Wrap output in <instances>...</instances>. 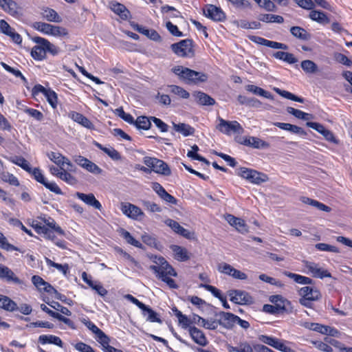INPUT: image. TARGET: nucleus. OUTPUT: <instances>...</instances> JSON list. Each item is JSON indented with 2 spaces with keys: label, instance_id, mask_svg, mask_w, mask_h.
Wrapping results in <instances>:
<instances>
[{
  "label": "nucleus",
  "instance_id": "f257e3e1",
  "mask_svg": "<svg viewBox=\"0 0 352 352\" xmlns=\"http://www.w3.org/2000/svg\"><path fill=\"white\" fill-rule=\"evenodd\" d=\"M38 219H34L30 224L38 234H43L47 239L51 240L56 246L62 249L66 248V241L58 240L54 235L56 232L58 235L65 236V232L56 224L55 220L50 217H38Z\"/></svg>",
  "mask_w": 352,
  "mask_h": 352
},
{
  "label": "nucleus",
  "instance_id": "f03ea898",
  "mask_svg": "<svg viewBox=\"0 0 352 352\" xmlns=\"http://www.w3.org/2000/svg\"><path fill=\"white\" fill-rule=\"evenodd\" d=\"M157 265H151L150 269L153 271L157 276L171 289H177L178 285L171 277H176L177 274L175 269L162 256L157 258L155 261Z\"/></svg>",
  "mask_w": 352,
  "mask_h": 352
},
{
  "label": "nucleus",
  "instance_id": "7ed1b4c3",
  "mask_svg": "<svg viewBox=\"0 0 352 352\" xmlns=\"http://www.w3.org/2000/svg\"><path fill=\"white\" fill-rule=\"evenodd\" d=\"M32 41L36 43L31 50V56L37 61H41L46 58L47 53L53 56H57L60 52V49L50 43L47 39L41 36H33Z\"/></svg>",
  "mask_w": 352,
  "mask_h": 352
},
{
  "label": "nucleus",
  "instance_id": "20e7f679",
  "mask_svg": "<svg viewBox=\"0 0 352 352\" xmlns=\"http://www.w3.org/2000/svg\"><path fill=\"white\" fill-rule=\"evenodd\" d=\"M172 72L188 85L205 82L208 78V75L205 73L197 72L182 65L175 66L172 68Z\"/></svg>",
  "mask_w": 352,
  "mask_h": 352
},
{
  "label": "nucleus",
  "instance_id": "39448f33",
  "mask_svg": "<svg viewBox=\"0 0 352 352\" xmlns=\"http://www.w3.org/2000/svg\"><path fill=\"white\" fill-rule=\"evenodd\" d=\"M298 294L300 296L299 302L306 307H311V302L318 300L322 297L320 290L315 287H303Z\"/></svg>",
  "mask_w": 352,
  "mask_h": 352
},
{
  "label": "nucleus",
  "instance_id": "423d86ee",
  "mask_svg": "<svg viewBox=\"0 0 352 352\" xmlns=\"http://www.w3.org/2000/svg\"><path fill=\"white\" fill-rule=\"evenodd\" d=\"M238 175L254 184H261L268 180V176L265 173L256 170L241 167L239 169Z\"/></svg>",
  "mask_w": 352,
  "mask_h": 352
},
{
  "label": "nucleus",
  "instance_id": "0eeeda50",
  "mask_svg": "<svg viewBox=\"0 0 352 352\" xmlns=\"http://www.w3.org/2000/svg\"><path fill=\"white\" fill-rule=\"evenodd\" d=\"M172 51L179 57L192 58L195 56L194 42L186 38L170 45Z\"/></svg>",
  "mask_w": 352,
  "mask_h": 352
},
{
  "label": "nucleus",
  "instance_id": "6e6552de",
  "mask_svg": "<svg viewBox=\"0 0 352 352\" xmlns=\"http://www.w3.org/2000/svg\"><path fill=\"white\" fill-rule=\"evenodd\" d=\"M259 340L262 342L267 345H270L281 352H296L294 349H292L290 346V345H292L294 344L289 341L280 340L276 337L270 336L267 335L260 336Z\"/></svg>",
  "mask_w": 352,
  "mask_h": 352
},
{
  "label": "nucleus",
  "instance_id": "1a4fd4ad",
  "mask_svg": "<svg viewBox=\"0 0 352 352\" xmlns=\"http://www.w3.org/2000/svg\"><path fill=\"white\" fill-rule=\"evenodd\" d=\"M144 164L156 173L168 176L171 170L168 165L162 160L156 157L146 156L143 158Z\"/></svg>",
  "mask_w": 352,
  "mask_h": 352
},
{
  "label": "nucleus",
  "instance_id": "9d476101",
  "mask_svg": "<svg viewBox=\"0 0 352 352\" xmlns=\"http://www.w3.org/2000/svg\"><path fill=\"white\" fill-rule=\"evenodd\" d=\"M120 209L123 214L133 220L141 221L145 217L140 207L130 202H121Z\"/></svg>",
  "mask_w": 352,
  "mask_h": 352
},
{
  "label": "nucleus",
  "instance_id": "9b49d317",
  "mask_svg": "<svg viewBox=\"0 0 352 352\" xmlns=\"http://www.w3.org/2000/svg\"><path fill=\"white\" fill-rule=\"evenodd\" d=\"M32 175L34 179L38 183L43 184L46 188L56 195L62 194L61 189L55 182H49L46 180L39 168H31V170L28 172Z\"/></svg>",
  "mask_w": 352,
  "mask_h": 352
},
{
  "label": "nucleus",
  "instance_id": "f8f14e48",
  "mask_svg": "<svg viewBox=\"0 0 352 352\" xmlns=\"http://www.w3.org/2000/svg\"><path fill=\"white\" fill-rule=\"evenodd\" d=\"M219 121L217 129L224 134L230 135L231 133H240L243 131L242 126L236 120L227 121L219 118Z\"/></svg>",
  "mask_w": 352,
  "mask_h": 352
},
{
  "label": "nucleus",
  "instance_id": "ddd939ff",
  "mask_svg": "<svg viewBox=\"0 0 352 352\" xmlns=\"http://www.w3.org/2000/svg\"><path fill=\"white\" fill-rule=\"evenodd\" d=\"M204 14L207 18L217 22H222L226 19V14L222 9L212 4L206 5L204 9Z\"/></svg>",
  "mask_w": 352,
  "mask_h": 352
},
{
  "label": "nucleus",
  "instance_id": "4468645a",
  "mask_svg": "<svg viewBox=\"0 0 352 352\" xmlns=\"http://www.w3.org/2000/svg\"><path fill=\"white\" fill-rule=\"evenodd\" d=\"M304 266L307 270L306 273H310L315 278H329L331 276L330 272H329L327 270H324L319 267V265L310 262L308 261H304Z\"/></svg>",
  "mask_w": 352,
  "mask_h": 352
},
{
  "label": "nucleus",
  "instance_id": "2eb2a0df",
  "mask_svg": "<svg viewBox=\"0 0 352 352\" xmlns=\"http://www.w3.org/2000/svg\"><path fill=\"white\" fill-rule=\"evenodd\" d=\"M74 162L78 166L91 173L100 175L102 172V170L97 164L82 155L76 156L74 159Z\"/></svg>",
  "mask_w": 352,
  "mask_h": 352
},
{
  "label": "nucleus",
  "instance_id": "dca6fc26",
  "mask_svg": "<svg viewBox=\"0 0 352 352\" xmlns=\"http://www.w3.org/2000/svg\"><path fill=\"white\" fill-rule=\"evenodd\" d=\"M230 300L232 302L239 305L250 304L252 301L251 296L245 291L241 290H230L228 292Z\"/></svg>",
  "mask_w": 352,
  "mask_h": 352
},
{
  "label": "nucleus",
  "instance_id": "f3484780",
  "mask_svg": "<svg viewBox=\"0 0 352 352\" xmlns=\"http://www.w3.org/2000/svg\"><path fill=\"white\" fill-rule=\"evenodd\" d=\"M0 279L8 283L21 285L22 280L8 267L0 264Z\"/></svg>",
  "mask_w": 352,
  "mask_h": 352
},
{
  "label": "nucleus",
  "instance_id": "a211bd4d",
  "mask_svg": "<svg viewBox=\"0 0 352 352\" xmlns=\"http://www.w3.org/2000/svg\"><path fill=\"white\" fill-rule=\"evenodd\" d=\"M240 143L244 146L256 149H263L270 147V143L254 136H245Z\"/></svg>",
  "mask_w": 352,
  "mask_h": 352
},
{
  "label": "nucleus",
  "instance_id": "6ab92c4d",
  "mask_svg": "<svg viewBox=\"0 0 352 352\" xmlns=\"http://www.w3.org/2000/svg\"><path fill=\"white\" fill-rule=\"evenodd\" d=\"M220 326L227 329H232L236 324V315L230 312L220 311L217 314Z\"/></svg>",
  "mask_w": 352,
  "mask_h": 352
},
{
  "label": "nucleus",
  "instance_id": "aec40b11",
  "mask_svg": "<svg viewBox=\"0 0 352 352\" xmlns=\"http://www.w3.org/2000/svg\"><path fill=\"white\" fill-rule=\"evenodd\" d=\"M165 224L170 227L175 233L184 236L187 239H191L194 237L195 233L182 227L177 221L168 219L165 221Z\"/></svg>",
  "mask_w": 352,
  "mask_h": 352
},
{
  "label": "nucleus",
  "instance_id": "412c9836",
  "mask_svg": "<svg viewBox=\"0 0 352 352\" xmlns=\"http://www.w3.org/2000/svg\"><path fill=\"white\" fill-rule=\"evenodd\" d=\"M188 333L195 343L201 346H206L208 344V341L205 333L197 327L195 326L190 327Z\"/></svg>",
  "mask_w": 352,
  "mask_h": 352
},
{
  "label": "nucleus",
  "instance_id": "4be33fe9",
  "mask_svg": "<svg viewBox=\"0 0 352 352\" xmlns=\"http://www.w3.org/2000/svg\"><path fill=\"white\" fill-rule=\"evenodd\" d=\"M76 196L87 205L92 206L100 211L102 210V204L98 199H96L93 193L85 194L82 192H77L76 193Z\"/></svg>",
  "mask_w": 352,
  "mask_h": 352
},
{
  "label": "nucleus",
  "instance_id": "5701e85b",
  "mask_svg": "<svg viewBox=\"0 0 352 352\" xmlns=\"http://www.w3.org/2000/svg\"><path fill=\"white\" fill-rule=\"evenodd\" d=\"M68 117L72 119L73 121L77 122L78 124L82 125V126L88 129H94V124L83 114L71 111L68 113Z\"/></svg>",
  "mask_w": 352,
  "mask_h": 352
},
{
  "label": "nucleus",
  "instance_id": "b1692460",
  "mask_svg": "<svg viewBox=\"0 0 352 352\" xmlns=\"http://www.w3.org/2000/svg\"><path fill=\"white\" fill-rule=\"evenodd\" d=\"M38 342L40 344H54L60 348H63L64 344L62 340L56 336L52 334H43L39 336Z\"/></svg>",
  "mask_w": 352,
  "mask_h": 352
},
{
  "label": "nucleus",
  "instance_id": "393cba45",
  "mask_svg": "<svg viewBox=\"0 0 352 352\" xmlns=\"http://www.w3.org/2000/svg\"><path fill=\"white\" fill-rule=\"evenodd\" d=\"M270 301L274 304L279 314L287 311V305L290 304L289 301L283 298L281 295H273L270 297Z\"/></svg>",
  "mask_w": 352,
  "mask_h": 352
},
{
  "label": "nucleus",
  "instance_id": "a878e982",
  "mask_svg": "<svg viewBox=\"0 0 352 352\" xmlns=\"http://www.w3.org/2000/svg\"><path fill=\"white\" fill-rule=\"evenodd\" d=\"M41 14L44 19L50 22L60 23L62 21V18L57 12L48 7L42 8Z\"/></svg>",
  "mask_w": 352,
  "mask_h": 352
},
{
  "label": "nucleus",
  "instance_id": "bb28decb",
  "mask_svg": "<svg viewBox=\"0 0 352 352\" xmlns=\"http://www.w3.org/2000/svg\"><path fill=\"white\" fill-rule=\"evenodd\" d=\"M0 7L11 16L19 14L18 4L13 0H0Z\"/></svg>",
  "mask_w": 352,
  "mask_h": 352
},
{
  "label": "nucleus",
  "instance_id": "cd10ccee",
  "mask_svg": "<svg viewBox=\"0 0 352 352\" xmlns=\"http://www.w3.org/2000/svg\"><path fill=\"white\" fill-rule=\"evenodd\" d=\"M82 323L96 335V340L99 343L108 336L89 319H84Z\"/></svg>",
  "mask_w": 352,
  "mask_h": 352
},
{
  "label": "nucleus",
  "instance_id": "c85d7f7f",
  "mask_svg": "<svg viewBox=\"0 0 352 352\" xmlns=\"http://www.w3.org/2000/svg\"><path fill=\"white\" fill-rule=\"evenodd\" d=\"M143 308H140L142 310V314L144 317L146 318V320L151 322H158L162 323V321L160 317V315L155 312L149 306L144 304Z\"/></svg>",
  "mask_w": 352,
  "mask_h": 352
},
{
  "label": "nucleus",
  "instance_id": "c756f323",
  "mask_svg": "<svg viewBox=\"0 0 352 352\" xmlns=\"http://www.w3.org/2000/svg\"><path fill=\"white\" fill-rule=\"evenodd\" d=\"M47 156L50 160L58 165L60 169H63L65 164L72 166L70 161L60 153L50 152L47 154Z\"/></svg>",
  "mask_w": 352,
  "mask_h": 352
},
{
  "label": "nucleus",
  "instance_id": "7c9ffc66",
  "mask_svg": "<svg viewBox=\"0 0 352 352\" xmlns=\"http://www.w3.org/2000/svg\"><path fill=\"white\" fill-rule=\"evenodd\" d=\"M170 250L173 252L174 258L179 261H186L190 258L187 250L184 247L172 245Z\"/></svg>",
  "mask_w": 352,
  "mask_h": 352
},
{
  "label": "nucleus",
  "instance_id": "2f4dec72",
  "mask_svg": "<svg viewBox=\"0 0 352 352\" xmlns=\"http://www.w3.org/2000/svg\"><path fill=\"white\" fill-rule=\"evenodd\" d=\"M172 311L177 318L178 323L183 329H189V328L192 327L190 326L192 324V319H190L186 315L183 314L182 312L179 311L176 307H173L172 308Z\"/></svg>",
  "mask_w": 352,
  "mask_h": 352
},
{
  "label": "nucleus",
  "instance_id": "473e14b6",
  "mask_svg": "<svg viewBox=\"0 0 352 352\" xmlns=\"http://www.w3.org/2000/svg\"><path fill=\"white\" fill-rule=\"evenodd\" d=\"M0 308L10 312L18 309L17 304L7 296L0 294Z\"/></svg>",
  "mask_w": 352,
  "mask_h": 352
},
{
  "label": "nucleus",
  "instance_id": "72a5a7b5",
  "mask_svg": "<svg viewBox=\"0 0 352 352\" xmlns=\"http://www.w3.org/2000/svg\"><path fill=\"white\" fill-rule=\"evenodd\" d=\"M118 232L120 236H122L127 243L135 247L142 249L143 248L142 244L135 239L131 233L125 230L124 228H120L118 230Z\"/></svg>",
  "mask_w": 352,
  "mask_h": 352
},
{
  "label": "nucleus",
  "instance_id": "f704fd0d",
  "mask_svg": "<svg viewBox=\"0 0 352 352\" xmlns=\"http://www.w3.org/2000/svg\"><path fill=\"white\" fill-rule=\"evenodd\" d=\"M111 9L114 13L119 15L122 19H128L130 12L123 4L118 2H112L111 3Z\"/></svg>",
  "mask_w": 352,
  "mask_h": 352
},
{
  "label": "nucleus",
  "instance_id": "c9c22d12",
  "mask_svg": "<svg viewBox=\"0 0 352 352\" xmlns=\"http://www.w3.org/2000/svg\"><path fill=\"white\" fill-rule=\"evenodd\" d=\"M94 144L100 150L102 151L105 153L109 157H111L113 160L118 161L122 159V156L120 153L116 150L114 148H107L104 146L102 144L99 142L94 141Z\"/></svg>",
  "mask_w": 352,
  "mask_h": 352
},
{
  "label": "nucleus",
  "instance_id": "e433bc0d",
  "mask_svg": "<svg viewBox=\"0 0 352 352\" xmlns=\"http://www.w3.org/2000/svg\"><path fill=\"white\" fill-rule=\"evenodd\" d=\"M173 129L175 131L180 133L184 137L192 135L195 133V129L194 127L186 123H173Z\"/></svg>",
  "mask_w": 352,
  "mask_h": 352
},
{
  "label": "nucleus",
  "instance_id": "4c0bfd02",
  "mask_svg": "<svg viewBox=\"0 0 352 352\" xmlns=\"http://www.w3.org/2000/svg\"><path fill=\"white\" fill-rule=\"evenodd\" d=\"M309 16L312 21L322 25L327 24L330 22V19L327 14L322 11L313 10L309 12Z\"/></svg>",
  "mask_w": 352,
  "mask_h": 352
},
{
  "label": "nucleus",
  "instance_id": "58836bf2",
  "mask_svg": "<svg viewBox=\"0 0 352 352\" xmlns=\"http://www.w3.org/2000/svg\"><path fill=\"white\" fill-rule=\"evenodd\" d=\"M194 96L197 102L201 105H213L215 103V100L204 92L196 91Z\"/></svg>",
  "mask_w": 352,
  "mask_h": 352
},
{
  "label": "nucleus",
  "instance_id": "ea45409f",
  "mask_svg": "<svg viewBox=\"0 0 352 352\" xmlns=\"http://www.w3.org/2000/svg\"><path fill=\"white\" fill-rule=\"evenodd\" d=\"M32 283L39 289L43 290L46 292H50L53 289V287L46 281H45L41 276L34 275L32 277Z\"/></svg>",
  "mask_w": 352,
  "mask_h": 352
},
{
  "label": "nucleus",
  "instance_id": "a19ab883",
  "mask_svg": "<svg viewBox=\"0 0 352 352\" xmlns=\"http://www.w3.org/2000/svg\"><path fill=\"white\" fill-rule=\"evenodd\" d=\"M290 32L294 37L302 41H308L311 38V34L305 29L300 26L292 27Z\"/></svg>",
  "mask_w": 352,
  "mask_h": 352
},
{
  "label": "nucleus",
  "instance_id": "79ce46f5",
  "mask_svg": "<svg viewBox=\"0 0 352 352\" xmlns=\"http://www.w3.org/2000/svg\"><path fill=\"white\" fill-rule=\"evenodd\" d=\"M8 160L9 162L19 166L27 172H30V170H31L30 163L22 156L14 155L9 157Z\"/></svg>",
  "mask_w": 352,
  "mask_h": 352
},
{
  "label": "nucleus",
  "instance_id": "37998d69",
  "mask_svg": "<svg viewBox=\"0 0 352 352\" xmlns=\"http://www.w3.org/2000/svg\"><path fill=\"white\" fill-rule=\"evenodd\" d=\"M300 200L304 204L314 206L321 211H324L327 212H329L331 211V208L329 206H328L317 200L312 199L307 197H302Z\"/></svg>",
  "mask_w": 352,
  "mask_h": 352
},
{
  "label": "nucleus",
  "instance_id": "c03bdc74",
  "mask_svg": "<svg viewBox=\"0 0 352 352\" xmlns=\"http://www.w3.org/2000/svg\"><path fill=\"white\" fill-rule=\"evenodd\" d=\"M283 274L290 278H292L296 283L302 284V285H311L313 284V280L309 277L304 276L300 274H294L290 272L285 271Z\"/></svg>",
  "mask_w": 352,
  "mask_h": 352
},
{
  "label": "nucleus",
  "instance_id": "a18cd8bd",
  "mask_svg": "<svg viewBox=\"0 0 352 352\" xmlns=\"http://www.w3.org/2000/svg\"><path fill=\"white\" fill-rule=\"evenodd\" d=\"M41 309L42 311H43L50 316L58 320L60 322H64L66 324L70 325L72 323V320L69 318H67L62 316L61 314L51 310L44 304L41 305Z\"/></svg>",
  "mask_w": 352,
  "mask_h": 352
},
{
  "label": "nucleus",
  "instance_id": "49530a36",
  "mask_svg": "<svg viewBox=\"0 0 352 352\" xmlns=\"http://www.w3.org/2000/svg\"><path fill=\"white\" fill-rule=\"evenodd\" d=\"M273 56L276 59L283 60L289 64H294L298 61L293 54L283 51L274 52Z\"/></svg>",
  "mask_w": 352,
  "mask_h": 352
},
{
  "label": "nucleus",
  "instance_id": "de8ad7c7",
  "mask_svg": "<svg viewBox=\"0 0 352 352\" xmlns=\"http://www.w3.org/2000/svg\"><path fill=\"white\" fill-rule=\"evenodd\" d=\"M152 120L150 118H148L145 116H140L137 118L133 123L138 129L142 130H148L151 126V121Z\"/></svg>",
  "mask_w": 352,
  "mask_h": 352
},
{
  "label": "nucleus",
  "instance_id": "09e8293b",
  "mask_svg": "<svg viewBox=\"0 0 352 352\" xmlns=\"http://www.w3.org/2000/svg\"><path fill=\"white\" fill-rule=\"evenodd\" d=\"M258 19L259 21L267 23H283L284 22V18L282 16L273 14H261L258 16Z\"/></svg>",
  "mask_w": 352,
  "mask_h": 352
},
{
  "label": "nucleus",
  "instance_id": "8fccbe9b",
  "mask_svg": "<svg viewBox=\"0 0 352 352\" xmlns=\"http://www.w3.org/2000/svg\"><path fill=\"white\" fill-rule=\"evenodd\" d=\"M245 89H246V91H248L249 92H252L256 95L263 96L267 99L273 98V96L270 92L264 90L263 89H262L259 87H257L256 85H246Z\"/></svg>",
  "mask_w": 352,
  "mask_h": 352
},
{
  "label": "nucleus",
  "instance_id": "3c124183",
  "mask_svg": "<svg viewBox=\"0 0 352 352\" xmlns=\"http://www.w3.org/2000/svg\"><path fill=\"white\" fill-rule=\"evenodd\" d=\"M168 87L171 94L177 96L181 98L188 99L190 97L189 92L180 86L170 85H168Z\"/></svg>",
  "mask_w": 352,
  "mask_h": 352
},
{
  "label": "nucleus",
  "instance_id": "603ef678",
  "mask_svg": "<svg viewBox=\"0 0 352 352\" xmlns=\"http://www.w3.org/2000/svg\"><path fill=\"white\" fill-rule=\"evenodd\" d=\"M274 91L282 97L287 98L288 100H291L295 102H298L300 103H303L305 102V99L302 97H299L298 96L294 95V94L286 91V90H282L279 88H275Z\"/></svg>",
  "mask_w": 352,
  "mask_h": 352
},
{
  "label": "nucleus",
  "instance_id": "864d4df0",
  "mask_svg": "<svg viewBox=\"0 0 352 352\" xmlns=\"http://www.w3.org/2000/svg\"><path fill=\"white\" fill-rule=\"evenodd\" d=\"M191 148L192 150L189 151L187 153V156L188 157L209 164L210 162L206 158L197 153V151L199 150V148L197 144L192 146Z\"/></svg>",
  "mask_w": 352,
  "mask_h": 352
},
{
  "label": "nucleus",
  "instance_id": "5fc2aeb1",
  "mask_svg": "<svg viewBox=\"0 0 352 352\" xmlns=\"http://www.w3.org/2000/svg\"><path fill=\"white\" fill-rule=\"evenodd\" d=\"M0 177L3 182L8 183L10 185L14 186H19L20 185L17 177L8 172H2L1 173Z\"/></svg>",
  "mask_w": 352,
  "mask_h": 352
},
{
  "label": "nucleus",
  "instance_id": "6e6d98bb",
  "mask_svg": "<svg viewBox=\"0 0 352 352\" xmlns=\"http://www.w3.org/2000/svg\"><path fill=\"white\" fill-rule=\"evenodd\" d=\"M56 176L70 185H74L76 184L77 182L75 177H74L72 174L66 171L64 169V167L63 168V169H61L60 172L56 173Z\"/></svg>",
  "mask_w": 352,
  "mask_h": 352
},
{
  "label": "nucleus",
  "instance_id": "4d7b16f0",
  "mask_svg": "<svg viewBox=\"0 0 352 352\" xmlns=\"http://www.w3.org/2000/svg\"><path fill=\"white\" fill-rule=\"evenodd\" d=\"M46 98L47 101L53 109H56L58 105V95L57 94L49 88L47 91L44 96Z\"/></svg>",
  "mask_w": 352,
  "mask_h": 352
},
{
  "label": "nucleus",
  "instance_id": "13d9d810",
  "mask_svg": "<svg viewBox=\"0 0 352 352\" xmlns=\"http://www.w3.org/2000/svg\"><path fill=\"white\" fill-rule=\"evenodd\" d=\"M45 262L47 266L53 267L57 269L58 271L61 272L64 275H66L69 272V265L67 263L60 264L54 262L51 259L46 258Z\"/></svg>",
  "mask_w": 352,
  "mask_h": 352
},
{
  "label": "nucleus",
  "instance_id": "bf43d9fd",
  "mask_svg": "<svg viewBox=\"0 0 352 352\" xmlns=\"http://www.w3.org/2000/svg\"><path fill=\"white\" fill-rule=\"evenodd\" d=\"M301 67L306 73H315L318 71L317 65L312 60H305L301 62Z\"/></svg>",
  "mask_w": 352,
  "mask_h": 352
},
{
  "label": "nucleus",
  "instance_id": "052dcab7",
  "mask_svg": "<svg viewBox=\"0 0 352 352\" xmlns=\"http://www.w3.org/2000/svg\"><path fill=\"white\" fill-rule=\"evenodd\" d=\"M254 349L249 343L241 342L237 346H230L228 350L230 352H253Z\"/></svg>",
  "mask_w": 352,
  "mask_h": 352
},
{
  "label": "nucleus",
  "instance_id": "680f3d73",
  "mask_svg": "<svg viewBox=\"0 0 352 352\" xmlns=\"http://www.w3.org/2000/svg\"><path fill=\"white\" fill-rule=\"evenodd\" d=\"M51 24L45 22L36 21L32 25V27L36 30L41 32L44 34L49 35L51 28Z\"/></svg>",
  "mask_w": 352,
  "mask_h": 352
},
{
  "label": "nucleus",
  "instance_id": "e2e57ef3",
  "mask_svg": "<svg viewBox=\"0 0 352 352\" xmlns=\"http://www.w3.org/2000/svg\"><path fill=\"white\" fill-rule=\"evenodd\" d=\"M0 248L7 251H19V249L12 244L8 243L6 236L0 232Z\"/></svg>",
  "mask_w": 352,
  "mask_h": 352
},
{
  "label": "nucleus",
  "instance_id": "0e129e2a",
  "mask_svg": "<svg viewBox=\"0 0 352 352\" xmlns=\"http://www.w3.org/2000/svg\"><path fill=\"white\" fill-rule=\"evenodd\" d=\"M23 111L37 121H41L44 117L41 111L33 108L25 107Z\"/></svg>",
  "mask_w": 352,
  "mask_h": 352
},
{
  "label": "nucleus",
  "instance_id": "69168bd1",
  "mask_svg": "<svg viewBox=\"0 0 352 352\" xmlns=\"http://www.w3.org/2000/svg\"><path fill=\"white\" fill-rule=\"evenodd\" d=\"M116 113L118 116L130 124H133L134 122L133 117L130 113H126L122 107L116 109Z\"/></svg>",
  "mask_w": 352,
  "mask_h": 352
},
{
  "label": "nucleus",
  "instance_id": "338daca9",
  "mask_svg": "<svg viewBox=\"0 0 352 352\" xmlns=\"http://www.w3.org/2000/svg\"><path fill=\"white\" fill-rule=\"evenodd\" d=\"M110 338L109 336L105 338L100 344L104 352H123L121 349H116L109 344Z\"/></svg>",
  "mask_w": 352,
  "mask_h": 352
},
{
  "label": "nucleus",
  "instance_id": "774afa93",
  "mask_svg": "<svg viewBox=\"0 0 352 352\" xmlns=\"http://www.w3.org/2000/svg\"><path fill=\"white\" fill-rule=\"evenodd\" d=\"M311 344H313L315 347H316L318 350L323 351V352H333L332 347L327 344V342L324 340L320 341V340H312L311 341Z\"/></svg>",
  "mask_w": 352,
  "mask_h": 352
}]
</instances>
